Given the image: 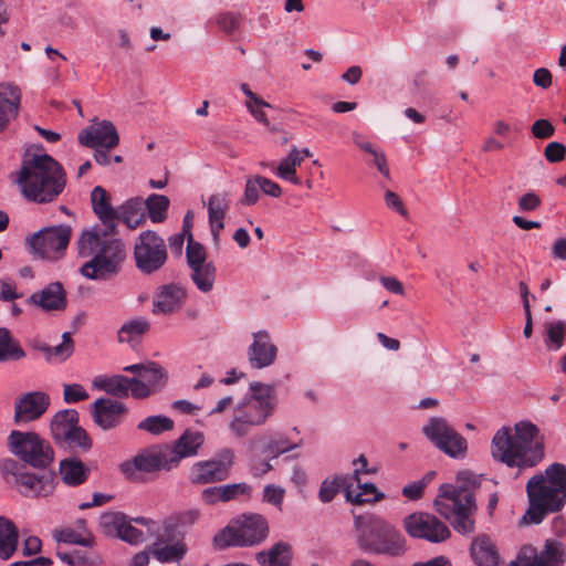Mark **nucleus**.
<instances>
[{
  "instance_id": "obj_1",
  "label": "nucleus",
  "mask_w": 566,
  "mask_h": 566,
  "mask_svg": "<svg viewBox=\"0 0 566 566\" xmlns=\"http://www.w3.org/2000/svg\"><path fill=\"white\" fill-rule=\"evenodd\" d=\"M491 454L509 468L531 469L544 459V437L533 422L521 420L514 424V433L509 427H502L495 432Z\"/></svg>"
},
{
  "instance_id": "obj_2",
  "label": "nucleus",
  "mask_w": 566,
  "mask_h": 566,
  "mask_svg": "<svg viewBox=\"0 0 566 566\" xmlns=\"http://www.w3.org/2000/svg\"><path fill=\"white\" fill-rule=\"evenodd\" d=\"M77 254L90 260L80 268L88 280H107L115 276L125 260L124 243L108 237L99 227L82 230L76 241Z\"/></svg>"
},
{
  "instance_id": "obj_3",
  "label": "nucleus",
  "mask_w": 566,
  "mask_h": 566,
  "mask_svg": "<svg viewBox=\"0 0 566 566\" xmlns=\"http://www.w3.org/2000/svg\"><path fill=\"white\" fill-rule=\"evenodd\" d=\"M528 509L523 523L539 524L548 513L560 511L566 503V467L555 462L544 474L533 475L526 484Z\"/></svg>"
},
{
  "instance_id": "obj_4",
  "label": "nucleus",
  "mask_w": 566,
  "mask_h": 566,
  "mask_svg": "<svg viewBox=\"0 0 566 566\" xmlns=\"http://www.w3.org/2000/svg\"><path fill=\"white\" fill-rule=\"evenodd\" d=\"M22 195L35 203L57 199L66 185L62 166L50 155H33L23 163L17 179Z\"/></svg>"
},
{
  "instance_id": "obj_5",
  "label": "nucleus",
  "mask_w": 566,
  "mask_h": 566,
  "mask_svg": "<svg viewBox=\"0 0 566 566\" xmlns=\"http://www.w3.org/2000/svg\"><path fill=\"white\" fill-rule=\"evenodd\" d=\"M459 485L442 484L438 497L434 500L437 512L451 522L453 528L461 534L474 531V515L476 512L473 489L478 480L470 472L458 474Z\"/></svg>"
},
{
  "instance_id": "obj_6",
  "label": "nucleus",
  "mask_w": 566,
  "mask_h": 566,
  "mask_svg": "<svg viewBox=\"0 0 566 566\" xmlns=\"http://www.w3.org/2000/svg\"><path fill=\"white\" fill-rule=\"evenodd\" d=\"M357 545L367 554L400 557L407 552L403 534L387 521L376 516H355Z\"/></svg>"
},
{
  "instance_id": "obj_7",
  "label": "nucleus",
  "mask_w": 566,
  "mask_h": 566,
  "mask_svg": "<svg viewBox=\"0 0 566 566\" xmlns=\"http://www.w3.org/2000/svg\"><path fill=\"white\" fill-rule=\"evenodd\" d=\"M251 395L238 402L232 411L229 430L237 438H243L250 431L264 424L276 406L275 389L271 385L252 382Z\"/></svg>"
},
{
  "instance_id": "obj_8",
  "label": "nucleus",
  "mask_w": 566,
  "mask_h": 566,
  "mask_svg": "<svg viewBox=\"0 0 566 566\" xmlns=\"http://www.w3.org/2000/svg\"><path fill=\"white\" fill-rule=\"evenodd\" d=\"M7 446L12 454L33 468L44 469L54 460L50 442L34 431L12 430Z\"/></svg>"
},
{
  "instance_id": "obj_9",
  "label": "nucleus",
  "mask_w": 566,
  "mask_h": 566,
  "mask_svg": "<svg viewBox=\"0 0 566 566\" xmlns=\"http://www.w3.org/2000/svg\"><path fill=\"white\" fill-rule=\"evenodd\" d=\"M268 535L266 521L261 515L243 516L233 521L213 537L219 549L229 546H253Z\"/></svg>"
},
{
  "instance_id": "obj_10",
  "label": "nucleus",
  "mask_w": 566,
  "mask_h": 566,
  "mask_svg": "<svg viewBox=\"0 0 566 566\" xmlns=\"http://www.w3.org/2000/svg\"><path fill=\"white\" fill-rule=\"evenodd\" d=\"M51 434L56 444L71 450L88 451L92 439L78 424V413L74 409L56 412L50 423Z\"/></svg>"
},
{
  "instance_id": "obj_11",
  "label": "nucleus",
  "mask_w": 566,
  "mask_h": 566,
  "mask_svg": "<svg viewBox=\"0 0 566 566\" xmlns=\"http://www.w3.org/2000/svg\"><path fill=\"white\" fill-rule=\"evenodd\" d=\"M0 471L3 478L19 488L27 497L48 496L53 492V480L49 474H35L25 470L13 459L1 462Z\"/></svg>"
},
{
  "instance_id": "obj_12",
  "label": "nucleus",
  "mask_w": 566,
  "mask_h": 566,
  "mask_svg": "<svg viewBox=\"0 0 566 566\" xmlns=\"http://www.w3.org/2000/svg\"><path fill=\"white\" fill-rule=\"evenodd\" d=\"M72 237V228L66 224L46 227L29 238L28 244L40 259L57 261L63 258Z\"/></svg>"
},
{
  "instance_id": "obj_13",
  "label": "nucleus",
  "mask_w": 566,
  "mask_h": 566,
  "mask_svg": "<svg viewBox=\"0 0 566 566\" xmlns=\"http://www.w3.org/2000/svg\"><path fill=\"white\" fill-rule=\"evenodd\" d=\"M136 268L144 274H153L160 270L168 259L164 239L155 231H143L134 245Z\"/></svg>"
},
{
  "instance_id": "obj_14",
  "label": "nucleus",
  "mask_w": 566,
  "mask_h": 566,
  "mask_svg": "<svg viewBox=\"0 0 566 566\" xmlns=\"http://www.w3.org/2000/svg\"><path fill=\"white\" fill-rule=\"evenodd\" d=\"M233 460V451L229 448L222 449L214 458L193 463L189 481L197 485L222 482L229 478Z\"/></svg>"
},
{
  "instance_id": "obj_15",
  "label": "nucleus",
  "mask_w": 566,
  "mask_h": 566,
  "mask_svg": "<svg viewBox=\"0 0 566 566\" xmlns=\"http://www.w3.org/2000/svg\"><path fill=\"white\" fill-rule=\"evenodd\" d=\"M422 432L438 449L452 458L463 455L467 450L465 439L444 418L432 417L422 427Z\"/></svg>"
},
{
  "instance_id": "obj_16",
  "label": "nucleus",
  "mask_w": 566,
  "mask_h": 566,
  "mask_svg": "<svg viewBox=\"0 0 566 566\" xmlns=\"http://www.w3.org/2000/svg\"><path fill=\"white\" fill-rule=\"evenodd\" d=\"M406 532L415 538L440 543L450 537V530L438 517L428 513H412L403 518Z\"/></svg>"
},
{
  "instance_id": "obj_17",
  "label": "nucleus",
  "mask_w": 566,
  "mask_h": 566,
  "mask_svg": "<svg viewBox=\"0 0 566 566\" xmlns=\"http://www.w3.org/2000/svg\"><path fill=\"white\" fill-rule=\"evenodd\" d=\"M50 403V396L44 391H29L20 395L14 401V422L38 420L46 412Z\"/></svg>"
},
{
  "instance_id": "obj_18",
  "label": "nucleus",
  "mask_w": 566,
  "mask_h": 566,
  "mask_svg": "<svg viewBox=\"0 0 566 566\" xmlns=\"http://www.w3.org/2000/svg\"><path fill=\"white\" fill-rule=\"evenodd\" d=\"M78 142L90 148H115L119 144V135L111 120H102L82 129Z\"/></svg>"
},
{
  "instance_id": "obj_19",
  "label": "nucleus",
  "mask_w": 566,
  "mask_h": 566,
  "mask_svg": "<svg viewBox=\"0 0 566 566\" xmlns=\"http://www.w3.org/2000/svg\"><path fill=\"white\" fill-rule=\"evenodd\" d=\"M200 516L199 509L175 512L163 521L160 536L166 541H184L187 532L199 521Z\"/></svg>"
},
{
  "instance_id": "obj_20",
  "label": "nucleus",
  "mask_w": 566,
  "mask_h": 566,
  "mask_svg": "<svg viewBox=\"0 0 566 566\" xmlns=\"http://www.w3.org/2000/svg\"><path fill=\"white\" fill-rule=\"evenodd\" d=\"M174 468L167 451L143 452L120 464V471L127 476H132L136 471L151 473L160 470L169 471Z\"/></svg>"
},
{
  "instance_id": "obj_21",
  "label": "nucleus",
  "mask_w": 566,
  "mask_h": 566,
  "mask_svg": "<svg viewBox=\"0 0 566 566\" xmlns=\"http://www.w3.org/2000/svg\"><path fill=\"white\" fill-rule=\"evenodd\" d=\"M277 355L276 346L271 342L266 331L253 333V342L249 346L247 356L252 368L262 369L271 366Z\"/></svg>"
},
{
  "instance_id": "obj_22",
  "label": "nucleus",
  "mask_w": 566,
  "mask_h": 566,
  "mask_svg": "<svg viewBox=\"0 0 566 566\" xmlns=\"http://www.w3.org/2000/svg\"><path fill=\"white\" fill-rule=\"evenodd\" d=\"M126 411L124 403L109 398H98L92 405L93 420L103 430L118 427Z\"/></svg>"
},
{
  "instance_id": "obj_23",
  "label": "nucleus",
  "mask_w": 566,
  "mask_h": 566,
  "mask_svg": "<svg viewBox=\"0 0 566 566\" xmlns=\"http://www.w3.org/2000/svg\"><path fill=\"white\" fill-rule=\"evenodd\" d=\"M564 562V549L558 542H546L539 554L532 546H525L521 549L523 566H563Z\"/></svg>"
},
{
  "instance_id": "obj_24",
  "label": "nucleus",
  "mask_w": 566,
  "mask_h": 566,
  "mask_svg": "<svg viewBox=\"0 0 566 566\" xmlns=\"http://www.w3.org/2000/svg\"><path fill=\"white\" fill-rule=\"evenodd\" d=\"M167 381V373L157 363L146 364L142 378H134L133 398L145 399L160 390Z\"/></svg>"
},
{
  "instance_id": "obj_25",
  "label": "nucleus",
  "mask_w": 566,
  "mask_h": 566,
  "mask_svg": "<svg viewBox=\"0 0 566 566\" xmlns=\"http://www.w3.org/2000/svg\"><path fill=\"white\" fill-rule=\"evenodd\" d=\"M203 442L205 436L202 432L191 429L185 430L174 442L172 448L167 451L170 463L177 468L182 459L197 455Z\"/></svg>"
},
{
  "instance_id": "obj_26",
  "label": "nucleus",
  "mask_w": 566,
  "mask_h": 566,
  "mask_svg": "<svg viewBox=\"0 0 566 566\" xmlns=\"http://www.w3.org/2000/svg\"><path fill=\"white\" fill-rule=\"evenodd\" d=\"M186 298V290L176 283L163 285L158 289L154 300L155 314H171L181 308Z\"/></svg>"
},
{
  "instance_id": "obj_27",
  "label": "nucleus",
  "mask_w": 566,
  "mask_h": 566,
  "mask_svg": "<svg viewBox=\"0 0 566 566\" xmlns=\"http://www.w3.org/2000/svg\"><path fill=\"white\" fill-rule=\"evenodd\" d=\"M230 193L227 191L216 192L208 199L209 226L214 244L219 242V235L224 228V218L230 208Z\"/></svg>"
},
{
  "instance_id": "obj_28",
  "label": "nucleus",
  "mask_w": 566,
  "mask_h": 566,
  "mask_svg": "<svg viewBox=\"0 0 566 566\" xmlns=\"http://www.w3.org/2000/svg\"><path fill=\"white\" fill-rule=\"evenodd\" d=\"M29 303L46 312L62 311L66 307L65 290L60 282H52L43 290L31 294Z\"/></svg>"
},
{
  "instance_id": "obj_29",
  "label": "nucleus",
  "mask_w": 566,
  "mask_h": 566,
  "mask_svg": "<svg viewBox=\"0 0 566 566\" xmlns=\"http://www.w3.org/2000/svg\"><path fill=\"white\" fill-rule=\"evenodd\" d=\"M21 101L20 88L12 84L0 85V132L15 118Z\"/></svg>"
},
{
  "instance_id": "obj_30",
  "label": "nucleus",
  "mask_w": 566,
  "mask_h": 566,
  "mask_svg": "<svg viewBox=\"0 0 566 566\" xmlns=\"http://www.w3.org/2000/svg\"><path fill=\"white\" fill-rule=\"evenodd\" d=\"M470 554L476 566H500L497 548L488 535L482 534L473 538Z\"/></svg>"
},
{
  "instance_id": "obj_31",
  "label": "nucleus",
  "mask_w": 566,
  "mask_h": 566,
  "mask_svg": "<svg viewBox=\"0 0 566 566\" xmlns=\"http://www.w3.org/2000/svg\"><path fill=\"white\" fill-rule=\"evenodd\" d=\"M134 378L123 375L106 376L99 375L93 379V387L107 392L116 398L133 397Z\"/></svg>"
},
{
  "instance_id": "obj_32",
  "label": "nucleus",
  "mask_w": 566,
  "mask_h": 566,
  "mask_svg": "<svg viewBox=\"0 0 566 566\" xmlns=\"http://www.w3.org/2000/svg\"><path fill=\"white\" fill-rule=\"evenodd\" d=\"M91 202L94 213L105 227L113 231L115 229V221L117 220V212L112 207L106 190L101 186L94 187L91 192Z\"/></svg>"
},
{
  "instance_id": "obj_33",
  "label": "nucleus",
  "mask_w": 566,
  "mask_h": 566,
  "mask_svg": "<svg viewBox=\"0 0 566 566\" xmlns=\"http://www.w3.org/2000/svg\"><path fill=\"white\" fill-rule=\"evenodd\" d=\"M117 212V220H120L127 228L136 229L146 222L144 201L139 197L126 200Z\"/></svg>"
},
{
  "instance_id": "obj_34",
  "label": "nucleus",
  "mask_w": 566,
  "mask_h": 566,
  "mask_svg": "<svg viewBox=\"0 0 566 566\" xmlns=\"http://www.w3.org/2000/svg\"><path fill=\"white\" fill-rule=\"evenodd\" d=\"M59 470L63 482L70 486L84 483L90 474V470L76 458L62 460Z\"/></svg>"
},
{
  "instance_id": "obj_35",
  "label": "nucleus",
  "mask_w": 566,
  "mask_h": 566,
  "mask_svg": "<svg viewBox=\"0 0 566 566\" xmlns=\"http://www.w3.org/2000/svg\"><path fill=\"white\" fill-rule=\"evenodd\" d=\"M19 533L12 521L0 516V558L9 559L18 547Z\"/></svg>"
},
{
  "instance_id": "obj_36",
  "label": "nucleus",
  "mask_w": 566,
  "mask_h": 566,
  "mask_svg": "<svg viewBox=\"0 0 566 566\" xmlns=\"http://www.w3.org/2000/svg\"><path fill=\"white\" fill-rule=\"evenodd\" d=\"M256 560L262 566H287L292 560V549L287 543L279 542L269 551L256 554Z\"/></svg>"
},
{
  "instance_id": "obj_37",
  "label": "nucleus",
  "mask_w": 566,
  "mask_h": 566,
  "mask_svg": "<svg viewBox=\"0 0 566 566\" xmlns=\"http://www.w3.org/2000/svg\"><path fill=\"white\" fill-rule=\"evenodd\" d=\"M262 166L270 167L273 172L281 179L300 185L301 179L297 177L296 168L301 166V157L296 151H290L277 165L262 163Z\"/></svg>"
},
{
  "instance_id": "obj_38",
  "label": "nucleus",
  "mask_w": 566,
  "mask_h": 566,
  "mask_svg": "<svg viewBox=\"0 0 566 566\" xmlns=\"http://www.w3.org/2000/svg\"><path fill=\"white\" fill-rule=\"evenodd\" d=\"M346 499L354 504H363L370 501H379L384 499V494L377 491L373 483L356 482V485L348 483L345 486Z\"/></svg>"
},
{
  "instance_id": "obj_39",
  "label": "nucleus",
  "mask_w": 566,
  "mask_h": 566,
  "mask_svg": "<svg viewBox=\"0 0 566 566\" xmlns=\"http://www.w3.org/2000/svg\"><path fill=\"white\" fill-rule=\"evenodd\" d=\"M191 280L200 292L208 293L213 289L216 266L212 262L190 268Z\"/></svg>"
},
{
  "instance_id": "obj_40",
  "label": "nucleus",
  "mask_w": 566,
  "mask_h": 566,
  "mask_svg": "<svg viewBox=\"0 0 566 566\" xmlns=\"http://www.w3.org/2000/svg\"><path fill=\"white\" fill-rule=\"evenodd\" d=\"M170 200L167 196L151 193L144 201L148 217L154 223H161L167 219Z\"/></svg>"
},
{
  "instance_id": "obj_41",
  "label": "nucleus",
  "mask_w": 566,
  "mask_h": 566,
  "mask_svg": "<svg viewBox=\"0 0 566 566\" xmlns=\"http://www.w3.org/2000/svg\"><path fill=\"white\" fill-rule=\"evenodd\" d=\"M127 518L122 512H105L99 516V527L106 536L118 538Z\"/></svg>"
},
{
  "instance_id": "obj_42",
  "label": "nucleus",
  "mask_w": 566,
  "mask_h": 566,
  "mask_svg": "<svg viewBox=\"0 0 566 566\" xmlns=\"http://www.w3.org/2000/svg\"><path fill=\"white\" fill-rule=\"evenodd\" d=\"M174 420L164 415L149 416L143 419L138 424L137 429L146 431L153 436H159L166 431L174 429Z\"/></svg>"
},
{
  "instance_id": "obj_43",
  "label": "nucleus",
  "mask_w": 566,
  "mask_h": 566,
  "mask_svg": "<svg viewBox=\"0 0 566 566\" xmlns=\"http://www.w3.org/2000/svg\"><path fill=\"white\" fill-rule=\"evenodd\" d=\"M25 356L24 350L11 337L7 328H0V363L18 360Z\"/></svg>"
},
{
  "instance_id": "obj_44",
  "label": "nucleus",
  "mask_w": 566,
  "mask_h": 566,
  "mask_svg": "<svg viewBox=\"0 0 566 566\" xmlns=\"http://www.w3.org/2000/svg\"><path fill=\"white\" fill-rule=\"evenodd\" d=\"M172 544L156 547L153 551L155 558L161 563L179 562L187 553L184 541L175 539Z\"/></svg>"
},
{
  "instance_id": "obj_45",
  "label": "nucleus",
  "mask_w": 566,
  "mask_h": 566,
  "mask_svg": "<svg viewBox=\"0 0 566 566\" xmlns=\"http://www.w3.org/2000/svg\"><path fill=\"white\" fill-rule=\"evenodd\" d=\"M80 533L81 531H76L72 526H66L53 530L52 536L59 543L92 547L94 545V538L85 539Z\"/></svg>"
},
{
  "instance_id": "obj_46",
  "label": "nucleus",
  "mask_w": 566,
  "mask_h": 566,
  "mask_svg": "<svg viewBox=\"0 0 566 566\" xmlns=\"http://www.w3.org/2000/svg\"><path fill=\"white\" fill-rule=\"evenodd\" d=\"M150 328L149 322L138 317L125 323L118 331L119 342H130L135 337L145 334Z\"/></svg>"
},
{
  "instance_id": "obj_47",
  "label": "nucleus",
  "mask_w": 566,
  "mask_h": 566,
  "mask_svg": "<svg viewBox=\"0 0 566 566\" xmlns=\"http://www.w3.org/2000/svg\"><path fill=\"white\" fill-rule=\"evenodd\" d=\"M46 353L48 359H54L55 361H64L66 360L74 350V344L69 332L63 333L61 344L50 347L46 346L43 348Z\"/></svg>"
},
{
  "instance_id": "obj_48",
  "label": "nucleus",
  "mask_w": 566,
  "mask_h": 566,
  "mask_svg": "<svg viewBox=\"0 0 566 566\" xmlns=\"http://www.w3.org/2000/svg\"><path fill=\"white\" fill-rule=\"evenodd\" d=\"M436 472H427L420 480L413 481L402 488V495L411 501H417L422 497L426 488L434 479Z\"/></svg>"
},
{
  "instance_id": "obj_49",
  "label": "nucleus",
  "mask_w": 566,
  "mask_h": 566,
  "mask_svg": "<svg viewBox=\"0 0 566 566\" xmlns=\"http://www.w3.org/2000/svg\"><path fill=\"white\" fill-rule=\"evenodd\" d=\"M186 258H187L189 268H193L197 265L208 263L206 261L207 255H206L205 247L201 243L195 241L191 233H189V235H188V242H187V247H186Z\"/></svg>"
},
{
  "instance_id": "obj_50",
  "label": "nucleus",
  "mask_w": 566,
  "mask_h": 566,
  "mask_svg": "<svg viewBox=\"0 0 566 566\" xmlns=\"http://www.w3.org/2000/svg\"><path fill=\"white\" fill-rule=\"evenodd\" d=\"M565 328L566 324L562 321L546 324L545 344L549 349L557 350L562 347Z\"/></svg>"
},
{
  "instance_id": "obj_51",
  "label": "nucleus",
  "mask_w": 566,
  "mask_h": 566,
  "mask_svg": "<svg viewBox=\"0 0 566 566\" xmlns=\"http://www.w3.org/2000/svg\"><path fill=\"white\" fill-rule=\"evenodd\" d=\"M260 175L249 177L245 181L244 192L240 200L243 206H253L258 202L261 191Z\"/></svg>"
},
{
  "instance_id": "obj_52",
  "label": "nucleus",
  "mask_w": 566,
  "mask_h": 566,
  "mask_svg": "<svg viewBox=\"0 0 566 566\" xmlns=\"http://www.w3.org/2000/svg\"><path fill=\"white\" fill-rule=\"evenodd\" d=\"M347 478H337L333 481H324L321 485L318 497L323 503H329L338 493L340 486H346Z\"/></svg>"
},
{
  "instance_id": "obj_53",
  "label": "nucleus",
  "mask_w": 566,
  "mask_h": 566,
  "mask_svg": "<svg viewBox=\"0 0 566 566\" xmlns=\"http://www.w3.org/2000/svg\"><path fill=\"white\" fill-rule=\"evenodd\" d=\"M300 446L301 442L291 443L286 438L279 437L268 442V444L264 447V452L272 458H276L280 454L291 451Z\"/></svg>"
},
{
  "instance_id": "obj_54",
  "label": "nucleus",
  "mask_w": 566,
  "mask_h": 566,
  "mask_svg": "<svg viewBox=\"0 0 566 566\" xmlns=\"http://www.w3.org/2000/svg\"><path fill=\"white\" fill-rule=\"evenodd\" d=\"M240 15L233 12H223L216 17L217 25L227 34L234 33L240 27Z\"/></svg>"
},
{
  "instance_id": "obj_55",
  "label": "nucleus",
  "mask_w": 566,
  "mask_h": 566,
  "mask_svg": "<svg viewBox=\"0 0 566 566\" xmlns=\"http://www.w3.org/2000/svg\"><path fill=\"white\" fill-rule=\"evenodd\" d=\"M222 502H229L240 495H250L251 486L245 482L221 485Z\"/></svg>"
},
{
  "instance_id": "obj_56",
  "label": "nucleus",
  "mask_w": 566,
  "mask_h": 566,
  "mask_svg": "<svg viewBox=\"0 0 566 566\" xmlns=\"http://www.w3.org/2000/svg\"><path fill=\"white\" fill-rule=\"evenodd\" d=\"M285 490L275 484H268L263 490V501L282 510Z\"/></svg>"
},
{
  "instance_id": "obj_57",
  "label": "nucleus",
  "mask_w": 566,
  "mask_h": 566,
  "mask_svg": "<svg viewBox=\"0 0 566 566\" xmlns=\"http://www.w3.org/2000/svg\"><path fill=\"white\" fill-rule=\"evenodd\" d=\"M63 388V397L66 403H76L88 398L87 391L80 384L64 385Z\"/></svg>"
},
{
  "instance_id": "obj_58",
  "label": "nucleus",
  "mask_w": 566,
  "mask_h": 566,
  "mask_svg": "<svg viewBox=\"0 0 566 566\" xmlns=\"http://www.w3.org/2000/svg\"><path fill=\"white\" fill-rule=\"evenodd\" d=\"M132 545H138L145 541L144 533L132 525V521L127 518L125 526L122 530L119 537Z\"/></svg>"
},
{
  "instance_id": "obj_59",
  "label": "nucleus",
  "mask_w": 566,
  "mask_h": 566,
  "mask_svg": "<svg viewBox=\"0 0 566 566\" xmlns=\"http://www.w3.org/2000/svg\"><path fill=\"white\" fill-rule=\"evenodd\" d=\"M566 155V147L558 142H551L544 149V156L548 163H559L564 160Z\"/></svg>"
},
{
  "instance_id": "obj_60",
  "label": "nucleus",
  "mask_w": 566,
  "mask_h": 566,
  "mask_svg": "<svg viewBox=\"0 0 566 566\" xmlns=\"http://www.w3.org/2000/svg\"><path fill=\"white\" fill-rule=\"evenodd\" d=\"M531 132L538 139H546L555 134V127L547 119H537L533 123Z\"/></svg>"
},
{
  "instance_id": "obj_61",
  "label": "nucleus",
  "mask_w": 566,
  "mask_h": 566,
  "mask_svg": "<svg viewBox=\"0 0 566 566\" xmlns=\"http://www.w3.org/2000/svg\"><path fill=\"white\" fill-rule=\"evenodd\" d=\"M542 203L541 198L533 191L524 193L518 199V209L524 212L536 210Z\"/></svg>"
},
{
  "instance_id": "obj_62",
  "label": "nucleus",
  "mask_w": 566,
  "mask_h": 566,
  "mask_svg": "<svg viewBox=\"0 0 566 566\" xmlns=\"http://www.w3.org/2000/svg\"><path fill=\"white\" fill-rule=\"evenodd\" d=\"M353 465L355 467V469L349 480L354 482H359L360 474L376 473V469L368 468V460L364 454H360L357 459H355L353 461Z\"/></svg>"
},
{
  "instance_id": "obj_63",
  "label": "nucleus",
  "mask_w": 566,
  "mask_h": 566,
  "mask_svg": "<svg viewBox=\"0 0 566 566\" xmlns=\"http://www.w3.org/2000/svg\"><path fill=\"white\" fill-rule=\"evenodd\" d=\"M385 202L387 205L388 208L397 211L399 214L406 217L407 216V210L400 199V197L391 191V190H387L385 192Z\"/></svg>"
},
{
  "instance_id": "obj_64",
  "label": "nucleus",
  "mask_w": 566,
  "mask_h": 566,
  "mask_svg": "<svg viewBox=\"0 0 566 566\" xmlns=\"http://www.w3.org/2000/svg\"><path fill=\"white\" fill-rule=\"evenodd\" d=\"M201 500L203 503L208 505H214L219 502H222V490L220 486H210L201 492Z\"/></svg>"
}]
</instances>
